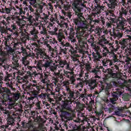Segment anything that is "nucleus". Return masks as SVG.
<instances>
[{
	"label": "nucleus",
	"instance_id": "19",
	"mask_svg": "<svg viewBox=\"0 0 131 131\" xmlns=\"http://www.w3.org/2000/svg\"><path fill=\"white\" fill-rule=\"evenodd\" d=\"M116 92H114L112 94V97L114 98V99H116L117 100H118L119 99V97L122 95V92L120 91V89H116Z\"/></svg>",
	"mask_w": 131,
	"mask_h": 131
},
{
	"label": "nucleus",
	"instance_id": "47",
	"mask_svg": "<svg viewBox=\"0 0 131 131\" xmlns=\"http://www.w3.org/2000/svg\"><path fill=\"white\" fill-rule=\"evenodd\" d=\"M75 81H73L71 80H69V81H66L63 82L64 85H69V84H74Z\"/></svg>",
	"mask_w": 131,
	"mask_h": 131
},
{
	"label": "nucleus",
	"instance_id": "37",
	"mask_svg": "<svg viewBox=\"0 0 131 131\" xmlns=\"http://www.w3.org/2000/svg\"><path fill=\"white\" fill-rule=\"evenodd\" d=\"M29 2L31 6H33L34 8H37V4H36V0H26Z\"/></svg>",
	"mask_w": 131,
	"mask_h": 131
},
{
	"label": "nucleus",
	"instance_id": "34",
	"mask_svg": "<svg viewBox=\"0 0 131 131\" xmlns=\"http://www.w3.org/2000/svg\"><path fill=\"white\" fill-rule=\"evenodd\" d=\"M68 94L69 95V96L68 97V100L69 101H72L74 99H75V98H74V94H75V92L73 91H71Z\"/></svg>",
	"mask_w": 131,
	"mask_h": 131
},
{
	"label": "nucleus",
	"instance_id": "48",
	"mask_svg": "<svg viewBox=\"0 0 131 131\" xmlns=\"http://www.w3.org/2000/svg\"><path fill=\"white\" fill-rule=\"evenodd\" d=\"M85 68L86 71H89L90 72L92 69V67H91V64L89 63H86V64H85Z\"/></svg>",
	"mask_w": 131,
	"mask_h": 131
},
{
	"label": "nucleus",
	"instance_id": "13",
	"mask_svg": "<svg viewBox=\"0 0 131 131\" xmlns=\"http://www.w3.org/2000/svg\"><path fill=\"white\" fill-rule=\"evenodd\" d=\"M126 37L127 38L125 39H122L119 41V44L121 45V46H122L121 47V49H122V50H124V48H126L127 43H128V42H129V41L131 40L130 35H127Z\"/></svg>",
	"mask_w": 131,
	"mask_h": 131
},
{
	"label": "nucleus",
	"instance_id": "53",
	"mask_svg": "<svg viewBox=\"0 0 131 131\" xmlns=\"http://www.w3.org/2000/svg\"><path fill=\"white\" fill-rule=\"evenodd\" d=\"M111 61L113 65H114L115 63H116V62H118V59H117V57H116V55L113 56V59L111 60Z\"/></svg>",
	"mask_w": 131,
	"mask_h": 131
},
{
	"label": "nucleus",
	"instance_id": "58",
	"mask_svg": "<svg viewBox=\"0 0 131 131\" xmlns=\"http://www.w3.org/2000/svg\"><path fill=\"white\" fill-rule=\"evenodd\" d=\"M19 29L20 30V33L23 34H26V33H27V31L25 28H21Z\"/></svg>",
	"mask_w": 131,
	"mask_h": 131
},
{
	"label": "nucleus",
	"instance_id": "64",
	"mask_svg": "<svg viewBox=\"0 0 131 131\" xmlns=\"http://www.w3.org/2000/svg\"><path fill=\"white\" fill-rule=\"evenodd\" d=\"M11 28L12 30H14V31H17V27L15 25H12Z\"/></svg>",
	"mask_w": 131,
	"mask_h": 131
},
{
	"label": "nucleus",
	"instance_id": "18",
	"mask_svg": "<svg viewBox=\"0 0 131 131\" xmlns=\"http://www.w3.org/2000/svg\"><path fill=\"white\" fill-rule=\"evenodd\" d=\"M104 4H106L110 9H114L116 7V2L115 0H105Z\"/></svg>",
	"mask_w": 131,
	"mask_h": 131
},
{
	"label": "nucleus",
	"instance_id": "5",
	"mask_svg": "<svg viewBox=\"0 0 131 131\" xmlns=\"http://www.w3.org/2000/svg\"><path fill=\"white\" fill-rule=\"evenodd\" d=\"M57 40L60 45V52L64 55L67 54V53H71L74 51V49L71 46V45L69 42H65L63 41V38H65V36L62 33L59 32L57 35Z\"/></svg>",
	"mask_w": 131,
	"mask_h": 131
},
{
	"label": "nucleus",
	"instance_id": "36",
	"mask_svg": "<svg viewBox=\"0 0 131 131\" xmlns=\"http://www.w3.org/2000/svg\"><path fill=\"white\" fill-rule=\"evenodd\" d=\"M128 10L127 9H125L123 7H122L121 9L120 14L121 16H126L127 15V13Z\"/></svg>",
	"mask_w": 131,
	"mask_h": 131
},
{
	"label": "nucleus",
	"instance_id": "46",
	"mask_svg": "<svg viewBox=\"0 0 131 131\" xmlns=\"http://www.w3.org/2000/svg\"><path fill=\"white\" fill-rule=\"evenodd\" d=\"M48 42H48L47 41H43V46H46V47H47V48H48V50H50V51H51L52 46H51V45H50V44H49Z\"/></svg>",
	"mask_w": 131,
	"mask_h": 131
},
{
	"label": "nucleus",
	"instance_id": "44",
	"mask_svg": "<svg viewBox=\"0 0 131 131\" xmlns=\"http://www.w3.org/2000/svg\"><path fill=\"white\" fill-rule=\"evenodd\" d=\"M123 35V34L120 32L114 33H113V36H116V37H118V38H121Z\"/></svg>",
	"mask_w": 131,
	"mask_h": 131
},
{
	"label": "nucleus",
	"instance_id": "3",
	"mask_svg": "<svg viewBox=\"0 0 131 131\" xmlns=\"http://www.w3.org/2000/svg\"><path fill=\"white\" fill-rule=\"evenodd\" d=\"M80 7H85L84 6V1L83 0H75L72 3V9L75 12V15L77 16L79 18L75 19L74 22L75 24L77 26V28L80 27L82 23V20L80 18L82 17L83 13H81V8Z\"/></svg>",
	"mask_w": 131,
	"mask_h": 131
},
{
	"label": "nucleus",
	"instance_id": "35",
	"mask_svg": "<svg viewBox=\"0 0 131 131\" xmlns=\"http://www.w3.org/2000/svg\"><path fill=\"white\" fill-rule=\"evenodd\" d=\"M49 42L50 45L53 46V47H54V46H56V45L58 44V41H57L55 38L50 39Z\"/></svg>",
	"mask_w": 131,
	"mask_h": 131
},
{
	"label": "nucleus",
	"instance_id": "61",
	"mask_svg": "<svg viewBox=\"0 0 131 131\" xmlns=\"http://www.w3.org/2000/svg\"><path fill=\"white\" fill-rule=\"evenodd\" d=\"M83 84L84 82L82 81H81L78 83L77 85L78 86H80V88H83Z\"/></svg>",
	"mask_w": 131,
	"mask_h": 131
},
{
	"label": "nucleus",
	"instance_id": "32",
	"mask_svg": "<svg viewBox=\"0 0 131 131\" xmlns=\"http://www.w3.org/2000/svg\"><path fill=\"white\" fill-rule=\"evenodd\" d=\"M46 80H48V75L46 74H45L44 77L42 78L41 82H42V83L46 84L47 89H49V86H51V85L47 83Z\"/></svg>",
	"mask_w": 131,
	"mask_h": 131
},
{
	"label": "nucleus",
	"instance_id": "14",
	"mask_svg": "<svg viewBox=\"0 0 131 131\" xmlns=\"http://www.w3.org/2000/svg\"><path fill=\"white\" fill-rule=\"evenodd\" d=\"M118 24L117 26V27L118 29H122L123 30V28L124 26H125V24H126V20L124 17H123L122 16H120L118 19Z\"/></svg>",
	"mask_w": 131,
	"mask_h": 131
},
{
	"label": "nucleus",
	"instance_id": "28",
	"mask_svg": "<svg viewBox=\"0 0 131 131\" xmlns=\"http://www.w3.org/2000/svg\"><path fill=\"white\" fill-rule=\"evenodd\" d=\"M101 46L103 48L102 49L103 56H104V57H106V56H107V54H109V53H110V51L108 50V48L106 46H105L104 45L101 44Z\"/></svg>",
	"mask_w": 131,
	"mask_h": 131
},
{
	"label": "nucleus",
	"instance_id": "9",
	"mask_svg": "<svg viewBox=\"0 0 131 131\" xmlns=\"http://www.w3.org/2000/svg\"><path fill=\"white\" fill-rule=\"evenodd\" d=\"M64 69V66H62L60 64L59 65L56 66H50V71H52V72H54L55 74H61L62 73V71H63V70Z\"/></svg>",
	"mask_w": 131,
	"mask_h": 131
},
{
	"label": "nucleus",
	"instance_id": "24",
	"mask_svg": "<svg viewBox=\"0 0 131 131\" xmlns=\"http://www.w3.org/2000/svg\"><path fill=\"white\" fill-rule=\"evenodd\" d=\"M102 63L103 66L106 67L108 65V66L111 67L113 66V62H112L111 59H103L102 60Z\"/></svg>",
	"mask_w": 131,
	"mask_h": 131
},
{
	"label": "nucleus",
	"instance_id": "49",
	"mask_svg": "<svg viewBox=\"0 0 131 131\" xmlns=\"http://www.w3.org/2000/svg\"><path fill=\"white\" fill-rule=\"evenodd\" d=\"M105 43H106V45H107V46H109L110 47L108 48V49H112L113 50H114V46H113V43H110L109 42V41H105Z\"/></svg>",
	"mask_w": 131,
	"mask_h": 131
},
{
	"label": "nucleus",
	"instance_id": "59",
	"mask_svg": "<svg viewBox=\"0 0 131 131\" xmlns=\"http://www.w3.org/2000/svg\"><path fill=\"white\" fill-rule=\"evenodd\" d=\"M97 9H98V10H99L100 11H101V10L104 11L105 7H104V6H103L98 5Z\"/></svg>",
	"mask_w": 131,
	"mask_h": 131
},
{
	"label": "nucleus",
	"instance_id": "31",
	"mask_svg": "<svg viewBox=\"0 0 131 131\" xmlns=\"http://www.w3.org/2000/svg\"><path fill=\"white\" fill-rule=\"evenodd\" d=\"M15 15H17V16H20L22 19H25V12H24L21 9H19V12H16Z\"/></svg>",
	"mask_w": 131,
	"mask_h": 131
},
{
	"label": "nucleus",
	"instance_id": "1",
	"mask_svg": "<svg viewBox=\"0 0 131 131\" xmlns=\"http://www.w3.org/2000/svg\"><path fill=\"white\" fill-rule=\"evenodd\" d=\"M34 46L36 48H37L35 49L37 59H41L45 62L43 64L42 60H39L36 62V67L38 71L42 72V67H44L46 70L50 69L52 63H53V60H51V57L47 55L41 49L38 48V45L35 43Z\"/></svg>",
	"mask_w": 131,
	"mask_h": 131
},
{
	"label": "nucleus",
	"instance_id": "56",
	"mask_svg": "<svg viewBox=\"0 0 131 131\" xmlns=\"http://www.w3.org/2000/svg\"><path fill=\"white\" fill-rule=\"evenodd\" d=\"M9 124H7L6 125H3L2 126H1V128L2 131H6L7 130H6V128H8V127H9Z\"/></svg>",
	"mask_w": 131,
	"mask_h": 131
},
{
	"label": "nucleus",
	"instance_id": "40",
	"mask_svg": "<svg viewBox=\"0 0 131 131\" xmlns=\"http://www.w3.org/2000/svg\"><path fill=\"white\" fill-rule=\"evenodd\" d=\"M49 51V56L52 58H55L56 57V52L54 49L51 47V50H48Z\"/></svg>",
	"mask_w": 131,
	"mask_h": 131
},
{
	"label": "nucleus",
	"instance_id": "52",
	"mask_svg": "<svg viewBox=\"0 0 131 131\" xmlns=\"http://www.w3.org/2000/svg\"><path fill=\"white\" fill-rule=\"evenodd\" d=\"M47 25H48L47 28L49 29V30H51L52 28L54 27V23L49 22L47 24Z\"/></svg>",
	"mask_w": 131,
	"mask_h": 131
},
{
	"label": "nucleus",
	"instance_id": "17",
	"mask_svg": "<svg viewBox=\"0 0 131 131\" xmlns=\"http://www.w3.org/2000/svg\"><path fill=\"white\" fill-rule=\"evenodd\" d=\"M16 24L19 27V29L21 28H25V24H26V21L23 20V18H20L19 16L16 17Z\"/></svg>",
	"mask_w": 131,
	"mask_h": 131
},
{
	"label": "nucleus",
	"instance_id": "11",
	"mask_svg": "<svg viewBox=\"0 0 131 131\" xmlns=\"http://www.w3.org/2000/svg\"><path fill=\"white\" fill-rule=\"evenodd\" d=\"M110 91H111V85L108 83H104L100 89V93H104L107 96L110 95Z\"/></svg>",
	"mask_w": 131,
	"mask_h": 131
},
{
	"label": "nucleus",
	"instance_id": "22",
	"mask_svg": "<svg viewBox=\"0 0 131 131\" xmlns=\"http://www.w3.org/2000/svg\"><path fill=\"white\" fill-rule=\"evenodd\" d=\"M92 57H93L94 62L100 61V60H101V59L102 58V56H101V55H100V53H99V52H97L96 53H95V52H93Z\"/></svg>",
	"mask_w": 131,
	"mask_h": 131
},
{
	"label": "nucleus",
	"instance_id": "12",
	"mask_svg": "<svg viewBox=\"0 0 131 131\" xmlns=\"http://www.w3.org/2000/svg\"><path fill=\"white\" fill-rule=\"evenodd\" d=\"M4 80L6 82V84L7 86H9L10 88V90L12 91H15V89L13 88V77H11L10 75H7L4 78Z\"/></svg>",
	"mask_w": 131,
	"mask_h": 131
},
{
	"label": "nucleus",
	"instance_id": "57",
	"mask_svg": "<svg viewBox=\"0 0 131 131\" xmlns=\"http://www.w3.org/2000/svg\"><path fill=\"white\" fill-rule=\"evenodd\" d=\"M80 98H81L82 99H85L86 97H88V95H86V93H82L80 94Z\"/></svg>",
	"mask_w": 131,
	"mask_h": 131
},
{
	"label": "nucleus",
	"instance_id": "20",
	"mask_svg": "<svg viewBox=\"0 0 131 131\" xmlns=\"http://www.w3.org/2000/svg\"><path fill=\"white\" fill-rule=\"evenodd\" d=\"M124 110V107H117L115 112V114L118 116H121L124 117L126 115L122 114V111Z\"/></svg>",
	"mask_w": 131,
	"mask_h": 131
},
{
	"label": "nucleus",
	"instance_id": "38",
	"mask_svg": "<svg viewBox=\"0 0 131 131\" xmlns=\"http://www.w3.org/2000/svg\"><path fill=\"white\" fill-rule=\"evenodd\" d=\"M32 82V86H33V88H36V90L40 91V87L37 85V81L36 80H33Z\"/></svg>",
	"mask_w": 131,
	"mask_h": 131
},
{
	"label": "nucleus",
	"instance_id": "42",
	"mask_svg": "<svg viewBox=\"0 0 131 131\" xmlns=\"http://www.w3.org/2000/svg\"><path fill=\"white\" fill-rule=\"evenodd\" d=\"M40 92V90H33V91H32V94L33 95V97H34V98H37V97L39 96L38 94H39Z\"/></svg>",
	"mask_w": 131,
	"mask_h": 131
},
{
	"label": "nucleus",
	"instance_id": "2",
	"mask_svg": "<svg viewBox=\"0 0 131 131\" xmlns=\"http://www.w3.org/2000/svg\"><path fill=\"white\" fill-rule=\"evenodd\" d=\"M86 31H93L92 27L88 25V23L85 21H83L80 26V27L77 28L76 38L79 43V46L82 49H85V47L88 46L86 42L85 41L84 33Z\"/></svg>",
	"mask_w": 131,
	"mask_h": 131
},
{
	"label": "nucleus",
	"instance_id": "63",
	"mask_svg": "<svg viewBox=\"0 0 131 131\" xmlns=\"http://www.w3.org/2000/svg\"><path fill=\"white\" fill-rule=\"evenodd\" d=\"M111 67L113 69V70H118V67L116 65L113 64V66H112Z\"/></svg>",
	"mask_w": 131,
	"mask_h": 131
},
{
	"label": "nucleus",
	"instance_id": "25",
	"mask_svg": "<svg viewBox=\"0 0 131 131\" xmlns=\"http://www.w3.org/2000/svg\"><path fill=\"white\" fill-rule=\"evenodd\" d=\"M80 116H81V117L82 118V119H81L80 118H78L75 120H74V122L78 123V122H81V121H88V118L83 116V113H80Z\"/></svg>",
	"mask_w": 131,
	"mask_h": 131
},
{
	"label": "nucleus",
	"instance_id": "10",
	"mask_svg": "<svg viewBox=\"0 0 131 131\" xmlns=\"http://www.w3.org/2000/svg\"><path fill=\"white\" fill-rule=\"evenodd\" d=\"M39 32L38 30L35 28V27H33L32 28L31 30L30 31V33L29 35L31 36V39L33 41H35V40H37L38 39V36L37 35Z\"/></svg>",
	"mask_w": 131,
	"mask_h": 131
},
{
	"label": "nucleus",
	"instance_id": "60",
	"mask_svg": "<svg viewBox=\"0 0 131 131\" xmlns=\"http://www.w3.org/2000/svg\"><path fill=\"white\" fill-rule=\"evenodd\" d=\"M63 5V1L62 0H57L56 2V5L58 7L60 6V4Z\"/></svg>",
	"mask_w": 131,
	"mask_h": 131
},
{
	"label": "nucleus",
	"instance_id": "16",
	"mask_svg": "<svg viewBox=\"0 0 131 131\" xmlns=\"http://www.w3.org/2000/svg\"><path fill=\"white\" fill-rule=\"evenodd\" d=\"M63 75L67 78H70V80L75 82V78H74V74L73 72H69L63 70Z\"/></svg>",
	"mask_w": 131,
	"mask_h": 131
},
{
	"label": "nucleus",
	"instance_id": "23",
	"mask_svg": "<svg viewBox=\"0 0 131 131\" xmlns=\"http://www.w3.org/2000/svg\"><path fill=\"white\" fill-rule=\"evenodd\" d=\"M90 73H93V74H95V76L94 77L95 79L97 81V79L96 78H100V77H99V74H100L101 73V71L100 70H99V69H92L90 71Z\"/></svg>",
	"mask_w": 131,
	"mask_h": 131
},
{
	"label": "nucleus",
	"instance_id": "33",
	"mask_svg": "<svg viewBox=\"0 0 131 131\" xmlns=\"http://www.w3.org/2000/svg\"><path fill=\"white\" fill-rule=\"evenodd\" d=\"M122 98L124 101H129L130 99V95L128 93H124L123 94Z\"/></svg>",
	"mask_w": 131,
	"mask_h": 131
},
{
	"label": "nucleus",
	"instance_id": "6",
	"mask_svg": "<svg viewBox=\"0 0 131 131\" xmlns=\"http://www.w3.org/2000/svg\"><path fill=\"white\" fill-rule=\"evenodd\" d=\"M7 57L9 60H11L12 64H13V68L15 70H19L20 64H19V60L17 57V55L15 54V50L13 48H10L7 51Z\"/></svg>",
	"mask_w": 131,
	"mask_h": 131
},
{
	"label": "nucleus",
	"instance_id": "45",
	"mask_svg": "<svg viewBox=\"0 0 131 131\" xmlns=\"http://www.w3.org/2000/svg\"><path fill=\"white\" fill-rule=\"evenodd\" d=\"M111 76H112L113 78H117L118 79H120V75L118 74L117 73H111Z\"/></svg>",
	"mask_w": 131,
	"mask_h": 131
},
{
	"label": "nucleus",
	"instance_id": "27",
	"mask_svg": "<svg viewBox=\"0 0 131 131\" xmlns=\"http://www.w3.org/2000/svg\"><path fill=\"white\" fill-rule=\"evenodd\" d=\"M21 126L25 128H32V127H33L32 124L30 122L28 123L25 122H21Z\"/></svg>",
	"mask_w": 131,
	"mask_h": 131
},
{
	"label": "nucleus",
	"instance_id": "4",
	"mask_svg": "<svg viewBox=\"0 0 131 131\" xmlns=\"http://www.w3.org/2000/svg\"><path fill=\"white\" fill-rule=\"evenodd\" d=\"M63 104H62V107L63 109L69 111L71 112L69 113L68 112H62L60 114V116L62 118H64L66 120H72L73 117L75 116V110H72L71 104H72V101L69 100L68 99H64L63 101Z\"/></svg>",
	"mask_w": 131,
	"mask_h": 131
},
{
	"label": "nucleus",
	"instance_id": "41",
	"mask_svg": "<svg viewBox=\"0 0 131 131\" xmlns=\"http://www.w3.org/2000/svg\"><path fill=\"white\" fill-rule=\"evenodd\" d=\"M46 5L45 3H42L40 5H38L37 11L40 14L42 13V9H43V6Z\"/></svg>",
	"mask_w": 131,
	"mask_h": 131
},
{
	"label": "nucleus",
	"instance_id": "26",
	"mask_svg": "<svg viewBox=\"0 0 131 131\" xmlns=\"http://www.w3.org/2000/svg\"><path fill=\"white\" fill-rule=\"evenodd\" d=\"M58 31V28L56 27L55 26H53L51 30L49 31V33L50 34H51V35H57V37L58 36V35L59 33H57V32Z\"/></svg>",
	"mask_w": 131,
	"mask_h": 131
},
{
	"label": "nucleus",
	"instance_id": "39",
	"mask_svg": "<svg viewBox=\"0 0 131 131\" xmlns=\"http://www.w3.org/2000/svg\"><path fill=\"white\" fill-rule=\"evenodd\" d=\"M1 91L3 93H6V94H8V95L12 94V92H11V90H10V89L7 88L2 87L1 89Z\"/></svg>",
	"mask_w": 131,
	"mask_h": 131
},
{
	"label": "nucleus",
	"instance_id": "30",
	"mask_svg": "<svg viewBox=\"0 0 131 131\" xmlns=\"http://www.w3.org/2000/svg\"><path fill=\"white\" fill-rule=\"evenodd\" d=\"M60 63L61 65L63 66V68H64V69H67V70H71V68H70L69 63L66 61H62L60 62Z\"/></svg>",
	"mask_w": 131,
	"mask_h": 131
},
{
	"label": "nucleus",
	"instance_id": "50",
	"mask_svg": "<svg viewBox=\"0 0 131 131\" xmlns=\"http://www.w3.org/2000/svg\"><path fill=\"white\" fill-rule=\"evenodd\" d=\"M125 82L126 83H125V84L126 85V87L127 88L126 90H128V91H131V89H130L131 86L128 85V83H131V80H129L127 82L125 81Z\"/></svg>",
	"mask_w": 131,
	"mask_h": 131
},
{
	"label": "nucleus",
	"instance_id": "54",
	"mask_svg": "<svg viewBox=\"0 0 131 131\" xmlns=\"http://www.w3.org/2000/svg\"><path fill=\"white\" fill-rule=\"evenodd\" d=\"M41 104V102L38 101L36 103V106L37 107V109L38 110H40L41 109V107H40V104Z\"/></svg>",
	"mask_w": 131,
	"mask_h": 131
},
{
	"label": "nucleus",
	"instance_id": "15",
	"mask_svg": "<svg viewBox=\"0 0 131 131\" xmlns=\"http://www.w3.org/2000/svg\"><path fill=\"white\" fill-rule=\"evenodd\" d=\"M7 58L5 57L0 58V61L1 62L0 63V66H2V67L4 68V70H5L6 71H8V70L10 69V65L7 63Z\"/></svg>",
	"mask_w": 131,
	"mask_h": 131
},
{
	"label": "nucleus",
	"instance_id": "21",
	"mask_svg": "<svg viewBox=\"0 0 131 131\" xmlns=\"http://www.w3.org/2000/svg\"><path fill=\"white\" fill-rule=\"evenodd\" d=\"M38 97L41 100H47V99H49V101L51 102L52 99L50 98V94L48 93H41L39 95Z\"/></svg>",
	"mask_w": 131,
	"mask_h": 131
},
{
	"label": "nucleus",
	"instance_id": "8",
	"mask_svg": "<svg viewBox=\"0 0 131 131\" xmlns=\"http://www.w3.org/2000/svg\"><path fill=\"white\" fill-rule=\"evenodd\" d=\"M89 74H90V73H85L84 78L86 82L88 83L89 89L92 91V90H94L95 88L97 86V81L96 79H90L89 80H88L89 79V78H90V75H89Z\"/></svg>",
	"mask_w": 131,
	"mask_h": 131
},
{
	"label": "nucleus",
	"instance_id": "29",
	"mask_svg": "<svg viewBox=\"0 0 131 131\" xmlns=\"http://www.w3.org/2000/svg\"><path fill=\"white\" fill-rule=\"evenodd\" d=\"M70 53H71L72 60L74 62H76V61H77V58H77V55H76V50H73Z\"/></svg>",
	"mask_w": 131,
	"mask_h": 131
},
{
	"label": "nucleus",
	"instance_id": "51",
	"mask_svg": "<svg viewBox=\"0 0 131 131\" xmlns=\"http://www.w3.org/2000/svg\"><path fill=\"white\" fill-rule=\"evenodd\" d=\"M62 14H63L64 16H67L70 19L72 17V13L71 12H62Z\"/></svg>",
	"mask_w": 131,
	"mask_h": 131
},
{
	"label": "nucleus",
	"instance_id": "7",
	"mask_svg": "<svg viewBox=\"0 0 131 131\" xmlns=\"http://www.w3.org/2000/svg\"><path fill=\"white\" fill-rule=\"evenodd\" d=\"M3 113L4 115H6L8 118V120L7 121V124L8 125H11L14 126L15 125V120H18L19 121H20V117H19V116L18 115V114L17 113H10L8 111H3Z\"/></svg>",
	"mask_w": 131,
	"mask_h": 131
},
{
	"label": "nucleus",
	"instance_id": "43",
	"mask_svg": "<svg viewBox=\"0 0 131 131\" xmlns=\"http://www.w3.org/2000/svg\"><path fill=\"white\" fill-rule=\"evenodd\" d=\"M20 98V94L19 93H12V99L14 101H18Z\"/></svg>",
	"mask_w": 131,
	"mask_h": 131
},
{
	"label": "nucleus",
	"instance_id": "62",
	"mask_svg": "<svg viewBox=\"0 0 131 131\" xmlns=\"http://www.w3.org/2000/svg\"><path fill=\"white\" fill-rule=\"evenodd\" d=\"M20 50L21 51V53L23 54H26V49H25L24 47L20 48Z\"/></svg>",
	"mask_w": 131,
	"mask_h": 131
},
{
	"label": "nucleus",
	"instance_id": "55",
	"mask_svg": "<svg viewBox=\"0 0 131 131\" xmlns=\"http://www.w3.org/2000/svg\"><path fill=\"white\" fill-rule=\"evenodd\" d=\"M110 102L112 103V104H116V102L117 101L118 99H116V98H114L113 97V98H110Z\"/></svg>",
	"mask_w": 131,
	"mask_h": 131
}]
</instances>
